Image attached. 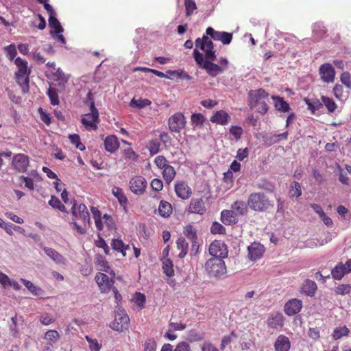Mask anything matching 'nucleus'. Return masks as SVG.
Listing matches in <instances>:
<instances>
[{
    "instance_id": "1",
    "label": "nucleus",
    "mask_w": 351,
    "mask_h": 351,
    "mask_svg": "<svg viewBox=\"0 0 351 351\" xmlns=\"http://www.w3.org/2000/svg\"><path fill=\"white\" fill-rule=\"evenodd\" d=\"M195 44L196 48L204 51L205 59L204 55L197 49L193 50V58L198 66L204 69L208 75L214 77L228 69L229 62L225 57L220 58L219 65L213 62L217 58L216 51L213 41L207 36H203L202 38H197Z\"/></svg>"
},
{
    "instance_id": "2",
    "label": "nucleus",
    "mask_w": 351,
    "mask_h": 351,
    "mask_svg": "<svg viewBox=\"0 0 351 351\" xmlns=\"http://www.w3.org/2000/svg\"><path fill=\"white\" fill-rule=\"evenodd\" d=\"M73 205L71 208L72 217L74 219L82 221L83 226H79L76 222H72L71 226L79 234H84L86 231V224H90V214L86 205L77 204L75 199L72 201Z\"/></svg>"
},
{
    "instance_id": "3",
    "label": "nucleus",
    "mask_w": 351,
    "mask_h": 351,
    "mask_svg": "<svg viewBox=\"0 0 351 351\" xmlns=\"http://www.w3.org/2000/svg\"><path fill=\"white\" fill-rule=\"evenodd\" d=\"M14 63L17 66V70L14 74L15 80L21 88L23 93H28L32 69L28 67V62L20 57L15 58Z\"/></svg>"
},
{
    "instance_id": "4",
    "label": "nucleus",
    "mask_w": 351,
    "mask_h": 351,
    "mask_svg": "<svg viewBox=\"0 0 351 351\" xmlns=\"http://www.w3.org/2000/svg\"><path fill=\"white\" fill-rule=\"evenodd\" d=\"M247 206L254 212H267L274 208V202L264 192H254L249 195Z\"/></svg>"
},
{
    "instance_id": "5",
    "label": "nucleus",
    "mask_w": 351,
    "mask_h": 351,
    "mask_svg": "<svg viewBox=\"0 0 351 351\" xmlns=\"http://www.w3.org/2000/svg\"><path fill=\"white\" fill-rule=\"evenodd\" d=\"M249 101L250 108L258 113L265 114L268 112V93L265 89L251 90L249 93Z\"/></svg>"
},
{
    "instance_id": "6",
    "label": "nucleus",
    "mask_w": 351,
    "mask_h": 351,
    "mask_svg": "<svg viewBox=\"0 0 351 351\" xmlns=\"http://www.w3.org/2000/svg\"><path fill=\"white\" fill-rule=\"evenodd\" d=\"M205 269L210 277L220 278L226 273V266L223 259L212 257L205 263Z\"/></svg>"
},
{
    "instance_id": "7",
    "label": "nucleus",
    "mask_w": 351,
    "mask_h": 351,
    "mask_svg": "<svg viewBox=\"0 0 351 351\" xmlns=\"http://www.w3.org/2000/svg\"><path fill=\"white\" fill-rule=\"evenodd\" d=\"M130 319L125 311L119 308L115 312L114 320L110 324V327L115 331L122 332L129 329Z\"/></svg>"
},
{
    "instance_id": "8",
    "label": "nucleus",
    "mask_w": 351,
    "mask_h": 351,
    "mask_svg": "<svg viewBox=\"0 0 351 351\" xmlns=\"http://www.w3.org/2000/svg\"><path fill=\"white\" fill-rule=\"evenodd\" d=\"M82 124L86 128L96 130L99 123V112L95 108V103H90V113L84 114L81 119Z\"/></svg>"
},
{
    "instance_id": "9",
    "label": "nucleus",
    "mask_w": 351,
    "mask_h": 351,
    "mask_svg": "<svg viewBox=\"0 0 351 351\" xmlns=\"http://www.w3.org/2000/svg\"><path fill=\"white\" fill-rule=\"evenodd\" d=\"M129 185L132 193L137 195H141L146 191L147 181L142 176H135L130 179Z\"/></svg>"
},
{
    "instance_id": "10",
    "label": "nucleus",
    "mask_w": 351,
    "mask_h": 351,
    "mask_svg": "<svg viewBox=\"0 0 351 351\" xmlns=\"http://www.w3.org/2000/svg\"><path fill=\"white\" fill-rule=\"evenodd\" d=\"M168 127L171 132L179 133L186 125V119L181 112H176L168 119Z\"/></svg>"
},
{
    "instance_id": "11",
    "label": "nucleus",
    "mask_w": 351,
    "mask_h": 351,
    "mask_svg": "<svg viewBox=\"0 0 351 351\" xmlns=\"http://www.w3.org/2000/svg\"><path fill=\"white\" fill-rule=\"evenodd\" d=\"M114 278L110 276V278L106 274L97 272L95 276V280L102 293H108L113 287Z\"/></svg>"
},
{
    "instance_id": "12",
    "label": "nucleus",
    "mask_w": 351,
    "mask_h": 351,
    "mask_svg": "<svg viewBox=\"0 0 351 351\" xmlns=\"http://www.w3.org/2000/svg\"><path fill=\"white\" fill-rule=\"evenodd\" d=\"M209 254L213 257L220 258L223 260L228 254L227 245L221 241L215 240L209 246Z\"/></svg>"
},
{
    "instance_id": "13",
    "label": "nucleus",
    "mask_w": 351,
    "mask_h": 351,
    "mask_svg": "<svg viewBox=\"0 0 351 351\" xmlns=\"http://www.w3.org/2000/svg\"><path fill=\"white\" fill-rule=\"evenodd\" d=\"M319 74L322 81L330 83L334 82L336 73L331 64L324 63L319 66Z\"/></svg>"
},
{
    "instance_id": "14",
    "label": "nucleus",
    "mask_w": 351,
    "mask_h": 351,
    "mask_svg": "<svg viewBox=\"0 0 351 351\" xmlns=\"http://www.w3.org/2000/svg\"><path fill=\"white\" fill-rule=\"evenodd\" d=\"M302 307V302L298 298H291L284 305V312L287 316H293L299 313Z\"/></svg>"
},
{
    "instance_id": "15",
    "label": "nucleus",
    "mask_w": 351,
    "mask_h": 351,
    "mask_svg": "<svg viewBox=\"0 0 351 351\" xmlns=\"http://www.w3.org/2000/svg\"><path fill=\"white\" fill-rule=\"evenodd\" d=\"M187 212L189 213H196L197 215H204L206 212L205 203L202 197H193L189 204Z\"/></svg>"
},
{
    "instance_id": "16",
    "label": "nucleus",
    "mask_w": 351,
    "mask_h": 351,
    "mask_svg": "<svg viewBox=\"0 0 351 351\" xmlns=\"http://www.w3.org/2000/svg\"><path fill=\"white\" fill-rule=\"evenodd\" d=\"M29 165V158L23 154H16L12 159V165L19 172H25Z\"/></svg>"
},
{
    "instance_id": "17",
    "label": "nucleus",
    "mask_w": 351,
    "mask_h": 351,
    "mask_svg": "<svg viewBox=\"0 0 351 351\" xmlns=\"http://www.w3.org/2000/svg\"><path fill=\"white\" fill-rule=\"evenodd\" d=\"M176 194L182 199H186L192 195V190L184 181L176 182L174 185Z\"/></svg>"
},
{
    "instance_id": "18",
    "label": "nucleus",
    "mask_w": 351,
    "mask_h": 351,
    "mask_svg": "<svg viewBox=\"0 0 351 351\" xmlns=\"http://www.w3.org/2000/svg\"><path fill=\"white\" fill-rule=\"evenodd\" d=\"M284 324V317L280 312H273L267 318V326L273 329L281 328Z\"/></svg>"
},
{
    "instance_id": "19",
    "label": "nucleus",
    "mask_w": 351,
    "mask_h": 351,
    "mask_svg": "<svg viewBox=\"0 0 351 351\" xmlns=\"http://www.w3.org/2000/svg\"><path fill=\"white\" fill-rule=\"evenodd\" d=\"M264 252V246L258 243H254L248 247V256L253 261L260 259L263 256Z\"/></svg>"
},
{
    "instance_id": "20",
    "label": "nucleus",
    "mask_w": 351,
    "mask_h": 351,
    "mask_svg": "<svg viewBox=\"0 0 351 351\" xmlns=\"http://www.w3.org/2000/svg\"><path fill=\"white\" fill-rule=\"evenodd\" d=\"M231 120L230 116L224 110L217 111L210 118V121L213 123L221 125H226Z\"/></svg>"
},
{
    "instance_id": "21",
    "label": "nucleus",
    "mask_w": 351,
    "mask_h": 351,
    "mask_svg": "<svg viewBox=\"0 0 351 351\" xmlns=\"http://www.w3.org/2000/svg\"><path fill=\"white\" fill-rule=\"evenodd\" d=\"M220 219L226 226L234 225L238 222L237 214L232 210H222Z\"/></svg>"
},
{
    "instance_id": "22",
    "label": "nucleus",
    "mask_w": 351,
    "mask_h": 351,
    "mask_svg": "<svg viewBox=\"0 0 351 351\" xmlns=\"http://www.w3.org/2000/svg\"><path fill=\"white\" fill-rule=\"evenodd\" d=\"M96 266L97 269L108 273L112 278L115 277V272L111 269L108 261L101 255L96 256Z\"/></svg>"
},
{
    "instance_id": "23",
    "label": "nucleus",
    "mask_w": 351,
    "mask_h": 351,
    "mask_svg": "<svg viewBox=\"0 0 351 351\" xmlns=\"http://www.w3.org/2000/svg\"><path fill=\"white\" fill-rule=\"evenodd\" d=\"M105 149L110 152H115L119 147V143L116 136L110 135L108 136L104 140Z\"/></svg>"
},
{
    "instance_id": "24",
    "label": "nucleus",
    "mask_w": 351,
    "mask_h": 351,
    "mask_svg": "<svg viewBox=\"0 0 351 351\" xmlns=\"http://www.w3.org/2000/svg\"><path fill=\"white\" fill-rule=\"evenodd\" d=\"M291 344L288 337L285 335H279L274 342V350L289 351Z\"/></svg>"
},
{
    "instance_id": "25",
    "label": "nucleus",
    "mask_w": 351,
    "mask_h": 351,
    "mask_svg": "<svg viewBox=\"0 0 351 351\" xmlns=\"http://www.w3.org/2000/svg\"><path fill=\"white\" fill-rule=\"evenodd\" d=\"M316 283L311 280L306 279L301 286V292L308 296H313L317 291Z\"/></svg>"
},
{
    "instance_id": "26",
    "label": "nucleus",
    "mask_w": 351,
    "mask_h": 351,
    "mask_svg": "<svg viewBox=\"0 0 351 351\" xmlns=\"http://www.w3.org/2000/svg\"><path fill=\"white\" fill-rule=\"evenodd\" d=\"M112 193L118 199L119 204L125 209L128 204V199L123 189L119 186H114L112 189Z\"/></svg>"
},
{
    "instance_id": "27",
    "label": "nucleus",
    "mask_w": 351,
    "mask_h": 351,
    "mask_svg": "<svg viewBox=\"0 0 351 351\" xmlns=\"http://www.w3.org/2000/svg\"><path fill=\"white\" fill-rule=\"evenodd\" d=\"M159 215L163 218H167L172 213L171 204L167 200H160L158 207Z\"/></svg>"
},
{
    "instance_id": "28",
    "label": "nucleus",
    "mask_w": 351,
    "mask_h": 351,
    "mask_svg": "<svg viewBox=\"0 0 351 351\" xmlns=\"http://www.w3.org/2000/svg\"><path fill=\"white\" fill-rule=\"evenodd\" d=\"M271 99L274 100V108L278 111L287 112L289 110V104L284 101L280 96H271Z\"/></svg>"
},
{
    "instance_id": "29",
    "label": "nucleus",
    "mask_w": 351,
    "mask_h": 351,
    "mask_svg": "<svg viewBox=\"0 0 351 351\" xmlns=\"http://www.w3.org/2000/svg\"><path fill=\"white\" fill-rule=\"evenodd\" d=\"M48 25H49V28L51 29V34H61L63 32L64 29L58 20L56 18V15L49 16V19H48Z\"/></svg>"
},
{
    "instance_id": "30",
    "label": "nucleus",
    "mask_w": 351,
    "mask_h": 351,
    "mask_svg": "<svg viewBox=\"0 0 351 351\" xmlns=\"http://www.w3.org/2000/svg\"><path fill=\"white\" fill-rule=\"evenodd\" d=\"M44 250L47 256H49L55 263L58 264H64V258L56 252L55 250L49 247H45Z\"/></svg>"
},
{
    "instance_id": "31",
    "label": "nucleus",
    "mask_w": 351,
    "mask_h": 351,
    "mask_svg": "<svg viewBox=\"0 0 351 351\" xmlns=\"http://www.w3.org/2000/svg\"><path fill=\"white\" fill-rule=\"evenodd\" d=\"M247 204L242 200L235 201L231 206V208L240 216H244L247 212Z\"/></svg>"
},
{
    "instance_id": "32",
    "label": "nucleus",
    "mask_w": 351,
    "mask_h": 351,
    "mask_svg": "<svg viewBox=\"0 0 351 351\" xmlns=\"http://www.w3.org/2000/svg\"><path fill=\"white\" fill-rule=\"evenodd\" d=\"M345 269L343 267V263L340 262L335 265V267L331 270V275L333 279L340 280H341L345 274Z\"/></svg>"
},
{
    "instance_id": "33",
    "label": "nucleus",
    "mask_w": 351,
    "mask_h": 351,
    "mask_svg": "<svg viewBox=\"0 0 351 351\" xmlns=\"http://www.w3.org/2000/svg\"><path fill=\"white\" fill-rule=\"evenodd\" d=\"M176 246L178 250H180L178 254V257L180 258H184L188 252L189 244L183 237H179L176 241Z\"/></svg>"
},
{
    "instance_id": "34",
    "label": "nucleus",
    "mask_w": 351,
    "mask_h": 351,
    "mask_svg": "<svg viewBox=\"0 0 351 351\" xmlns=\"http://www.w3.org/2000/svg\"><path fill=\"white\" fill-rule=\"evenodd\" d=\"M320 99L329 113L335 112L337 108V104L333 101V99L328 97V96H321Z\"/></svg>"
},
{
    "instance_id": "35",
    "label": "nucleus",
    "mask_w": 351,
    "mask_h": 351,
    "mask_svg": "<svg viewBox=\"0 0 351 351\" xmlns=\"http://www.w3.org/2000/svg\"><path fill=\"white\" fill-rule=\"evenodd\" d=\"M184 236L189 239L193 244L196 243L197 237V230L191 224L187 225L184 228L183 232Z\"/></svg>"
},
{
    "instance_id": "36",
    "label": "nucleus",
    "mask_w": 351,
    "mask_h": 351,
    "mask_svg": "<svg viewBox=\"0 0 351 351\" xmlns=\"http://www.w3.org/2000/svg\"><path fill=\"white\" fill-rule=\"evenodd\" d=\"M111 246L115 251L121 252L123 256L126 255V251L129 249L128 245H125L121 240L112 239Z\"/></svg>"
},
{
    "instance_id": "37",
    "label": "nucleus",
    "mask_w": 351,
    "mask_h": 351,
    "mask_svg": "<svg viewBox=\"0 0 351 351\" xmlns=\"http://www.w3.org/2000/svg\"><path fill=\"white\" fill-rule=\"evenodd\" d=\"M162 170V175H163V179H165L166 183L169 184L174 178L176 176V171L174 168L168 165L167 167L163 168Z\"/></svg>"
},
{
    "instance_id": "38",
    "label": "nucleus",
    "mask_w": 351,
    "mask_h": 351,
    "mask_svg": "<svg viewBox=\"0 0 351 351\" xmlns=\"http://www.w3.org/2000/svg\"><path fill=\"white\" fill-rule=\"evenodd\" d=\"M302 194L301 185L297 181H293L290 184L289 195L290 198L298 197Z\"/></svg>"
},
{
    "instance_id": "39",
    "label": "nucleus",
    "mask_w": 351,
    "mask_h": 351,
    "mask_svg": "<svg viewBox=\"0 0 351 351\" xmlns=\"http://www.w3.org/2000/svg\"><path fill=\"white\" fill-rule=\"evenodd\" d=\"M222 182L224 184V189L227 191L232 187L233 186V174L230 170H228L227 172L223 173V178L222 179Z\"/></svg>"
},
{
    "instance_id": "40",
    "label": "nucleus",
    "mask_w": 351,
    "mask_h": 351,
    "mask_svg": "<svg viewBox=\"0 0 351 351\" xmlns=\"http://www.w3.org/2000/svg\"><path fill=\"white\" fill-rule=\"evenodd\" d=\"M53 80H56L59 85H63L67 82L69 75L65 74L62 69L58 68L55 73H53Z\"/></svg>"
},
{
    "instance_id": "41",
    "label": "nucleus",
    "mask_w": 351,
    "mask_h": 351,
    "mask_svg": "<svg viewBox=\"0 0 351 351\" xmlns=\"http://www.w3.org/2000/svg\"><path fill=\"white\" fill-rule=\"evenodd\" d=\"M44 339L51 343H56L60 340V333L55 330H48L45 333Z\"/></svg>"
},
{
    "instance_id": "42",
    "label": "nucleus",
    "mask_w": 351,
    "mask_h": 351,
    "mask_svg": "<svg viewBox=\"0 0 351 351\" xmlns=\"http://www.w3.org/2000/svg\"><path fill=\"white\" fill-rule=\"evenodd\" d=\"M350 333L349 329L346 326L337 328L332 333V338L335 340L341 339L343 337L348 336Z\"/></svg>"
},
{
    "instance_id": "43",
    "label": "nucleus",
    "mask_w": 351,
    "mask_h": 351,
    "mask_svg": "<svg viewBox=\"0 0 351 351\" xmlns=\"http://www.w3.org/2000/svg\"><path fill=\"white\" fill-rule=\"evenodd\" d=\"M186 16H191L195 10H197V5L194 0H184Z\"/></svg>"
},
{
    "instance_id": "44",
    "label": "nucleus",
    "mask_w": 351,
    "mask_h": 351,
    "mask_svg": "<svg viewBox=\"0 0 351 351\" xmlns=\"http://www.w3.org/2000/svg\"><path fill=\"white\" fill-rule=\"evenodd\" d=\"M48 204L55 209H58L61 212H65V207L60 200L55 195L51 196V199Z\"/></svg>"
},
{
    "instance_id": "45",
    "label": "nucleus",
    "mask_w": 351,
    "mask_h": 351,
    "mask_svg": "<svg viewBox=\"0 0 351 351\" xmlns=\"http://www.w3.org/2000/svg\"><path fill=\"white\" fill-rule=\"evenodd\" d=\"M305 102L307 104L308 109L311 110L312 113L319 110L323 105L318 99H313L311 101L305 100Z\"/></svg>"
},
{
    "instance_id": "46",
    "label": "nucleus",
    "mask_w": 351,
    "mask_h": 351,
    "mask_svg": "<svg viewBox=\"0 0 351 351\" xmlns=\"http://www.w3.org/2000/svg\"><path fill=\"white\" fill-rule=\"evenodd\" d=\"M162 268H163V272L166 274V276L169 277L173 276L174 270L173 268V263L170 259H165Z\"/></svg>"
},
{
    "instance_id": "47",
    "label": "nucleus",
    "mask_w": 351,
    "mask_h": 351,
    "mask_svg": "<svg viewBox=\"0 0 351 351\" xmlns=\"http://www.w3.org/2000/svg\"><path fill=\"white\" fill-rule=\"evenodd\" d=\"M69 139L72 145H75L76 149L80 151L85 149V146L81 143L80 136L77 134H71L69 136Z\"/></svg>"
},
{
    "instance_id": "48",
    "label": "nucleus",
    "mask_w": 351,
    "mask_h": 351,
    "mask_svg": "<svg viewBox=\"0 0 351 351\" xmlns=\"http://www.w3.org/2000/svg\"><path fill=\"white\" fill-rule=\"evenodd\" d=\"M21 281L28 289V290L35 295H38L41 291L40 288L37 287L32 282L28 280L21 278Z\"/></svg>"
},
{
    "instance_id": "49",
    "label": "nucleus",
    "mask_w": 351,
    "mask_h": 351,
    "mask_svg": "<svg viewBox=\"0 0 351 351\" xmlns=\"http://www.w3.org/2000/svg\"><path fill=\"white\" fill-rule=\"evenodd\" d=\"M334 97L339 101H343L345 96L343 95V87L340 84H336L332 88Z\"/></svg>"
},
{
    "instance_id": "50",
    "label": "nucleus",
    "mask_w": 351,
    "mask_h": 351,
    "mask_svg": "<svg viewBox=\"0 0 351 351\" xmlns=\"http://www.w3.org/2000/svg\"><path fill=\"white\" fill-rule=\"evenodd\" d=\"M210 232L213 234H226V228L219 222H213L211 228Z\"/></svg>"
},
{
    "instance_id": "51",
    "label": "nucleus",
    "mask_w": 351,
    "mask_h": 351,
    "mask_svg": "<svg viewBox=\"0 0 351 351\" xmlns=\"http://www.w3.org/2000/svg\"><path fill=\"white\" fill-rule=\"evenodd\" d=\"M48 97H49L52 105H58L60 104L58 93L56 88L52 87H49L48 88Z\"/></svg>"
},
{
    "instance_id": "52",
    "label": "nucleus",
    "mask_w": 351,
    "mask_h": 351,
    "mask_svg": "<svg viewBox=\"0 0 351 351\" xmlns=\"http://www.w3.org/2000/svg\"><path fill=\"white\" fill-rule=\"evenodd\" d=\"M134 301L138 306L141 308L145 307L146 302V296L144 293L141 292H136L134 296Z\"/></svg>"
},
{
    "instance_id": "53",
    "label": "nucleus",
    "mask_w": 351,
    "mask_h": 351,
    "mask_svg": "<svg viewBox=\"0 0 351 351\" xmlns=\"http://www.w3.org/2000/svg\"><path fill=\"white\" fill-rule=\"evenodd\" d=\"M335 291L337 295L348 294L351 291V285L349 284H340L336 287Z\"/></svg>"
},
{
    "instance_id": "54",
    "label": "nucleus",
    "mask_w": 351,
    "mask_h": 351,
    "mask_svg": "<svg viewBox=\"0 0 351 351\" xmlns=\"http://www.w3.org/2000/svg\"><path fill=\"white\" fill-rule=\"evenodd\" d=\"M157 343L154 339H147L143 344V351H156Z\"/></svg>"
},
{
    "instance_id": "55",
    "label": "nucleus",
    "mask_w": 351,
    "mask_h": 351,
    "mask_svg": "<svg viewBox=\"0 0 351 351\" xmlns=\"http://www.w3.org/2000/svg\"><path fill=\"white\" fill-rule=\"evenodd\" d=\"M40 322L44 326H49L51 323H54L56 322V318H53V315L48 314V313H45L40 315Z\"/></svg>"
},
{
    "instance_id": "56",
    "label": "nucleus",
    "mask_w": 351,
    "mask_h": 351,
    "mask_svg": "<svg viewBox=\"0 0 351 351\" xmlns=\"http://www.w3.org/2000/svg\"><path fill=\"white\" fill-rule=\"evenodd\" d=\"M341 82L348 88H351V75L348 71L343 72L340 75Z\"/></svg>"
},
{
    "instance_id": "57",
    "label": "nucleus",
    "mask_w": 351,
    "mask_h": 351,
    "mask_svg": "<svg viewBox=\"0 0 351 351\" xmlns=\"http://www.w3.org/2000/svg\"><path fill=\"white\" fill-rule=\"evenodd\" d=\"M85 339L87 341L89 348L91 351H100L101 346H99L97 339H93L88 336H86Z\"/></svg>"
},
{
    "instance_id": "58",
    "label": "nucleus",
    "mask_w": 351,
    "mask_h": 351,
    "mask_svg": "<svg viewBox=\"0 0 351 351\" xmlns=\"http://www.w3.org/2000/svg\"><path fill=\"white\" fill-rule=\"evenodd\" d=\"M155 163L156 167L160 169H162L163 168H165L169 165L168 160L165 158V156L162 155L158 156L155 158Z\"/></svg>"
},
{
    "instance_id": "59",
    "label": "nucleus",
    "mask_w": 351,
    "mask_h": 351,
    "mask_svg": "<svg viewBox=\"0 0 351 351\" xmlns=\"http://www.w3.org/2000/svg\"><path fill=\"white\" fill-rule=\"evenodd\" d=\"M123 154L126 160H136L138 157V154L132 148L124 149Z\"/></svg>"
},
{
    "instance_id": "60",
    "label": "nucleus",
    "mask_w": 351,
    "mask_h": 351,
    "mask_svg": "<svg viewBox=\"0 0 351 351\" xmlns=\"http://www.w3.org/2000/svg\"><path fill=\"white\" fill-rule=\"evenodd\" d=\"M221 32H222L216 31L210 27H208L206 30L207 36H210L214 40L217 41H220Z\"/></svg>"
},
{
    "instance_id": "61",
    "label": "nucleus",
    "mask_w": 351,
    "mask_h": 351,
    "mask_svg": "<svg viewBox=\"0 0 351 351\" xmlns=\"http://www.w3.org/2000/svg\"><path fill=\"white\" fill-rule=\"evenodd\" d=\"M5 51L6 52L8 58L10 60H14L17 54V51L14 45H10L7 46L6 47H5Z\"/></svg>"
},
{
    "instance_id": "62",
    "label": "nucleus",
    "mask_w": 351,
    "mask_h": 351,
    "mask_svg": "<svg viewBox=\"0 0 351 351\" xmlns=\"http://www.w3.org/2000/svg\"><path fill=\"white\" fill-rule=\"evenodd\" d=\"M149 149L152 155L156 154L160 151V142L157 139L151 141Z\"/></svg>"
},
{
    "instance_id": "63",
    "label": "nucleus",
    "mask_w": 351,
    "mask_h": 351,
    "mask_svg": "<svg viewBox=\"0 0 351 351\" xmlns=\"http://www.w3.org/2000/svg\"><path fill=\"white\" fill-rule=\"evenodd\" d=\"M230 132L234 136L235 139L238 141L241 138L243 130L240 126H232L230 128Z\"/></svg>"
},
{
    "instance_id": "64",
    "label": "nucleus",
    "mask_w": 351,
    "mask_h": 351,
    "mask_svg": "<svg viewBox=\"0 0 351 351\" xmlns=\"http://www.w3.org/2000/svg\"><path fill=\"white\" fill-rule=\"evenodd\" d=\"M173 351H191V350L188 343L182 341L176 345Z\"/></svg>"
}]
</instances>
